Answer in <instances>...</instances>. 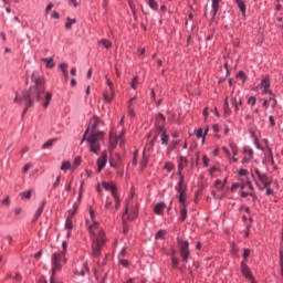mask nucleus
<instances>
[{"mask_svg":"<svg viewBox=\"0 0 283 283\" xmlns=\"http://www.w3.org/2000/svg\"><path fill=\"white\" fill-rule=\"evenodd\" d=\"M31 81L34 85L30 86L28 90L22 92V95L19 97V92H15V97L13 103H21L24 101V108L21 114V118H25L28 109L34 107V103H39L42 96L45 94V80L43 76L38 75L36 72H33L31 75Z\"/></svg>","mask_w":283,"mask_h":283,"instance_id":"nucleus-1","label":"nucleus"},{"mask_svg":"<svg viewBox=\"0 0 283 283\" xmlns=\"http://www.w3.org/2000/svg\"><path fill=\"white\" fill-rule=\"evenodd\" d=\"M98 125H105V122L98 117V115H93V117L90 120V126L86 128L82 143H85L87 140L90 146V151L92 154H96L98 156V151H101V140L105 138V132L97 130Z\"/></svg>","mask_w":283,"mask_h":283,"instance_id":"nucleus-2","label":"nucleus"},{"mask_svg":"<svg viewBox=\"0 0 283 283\" xmlns=\"http://www.w3.org/2000/svg\"><path fill=\"white\" fill-rule=\"evenodd\" d=\"M88 213L93 223L90 224V221L86 220V229L88 233L95 238L92 243V255L93 258H101V252L103 251V247H105L107 239L105 238V232L98 230L101 223L96 221V212L92 206L88 207Z\"/></svg>","mask_w":283,"mask_h":283,"instance_id":"nucleus-3","label":"nucleus"},{"mask_svg":"<svg viewBox=\"0 0 283 283\" xmlns=\"http://www.w3.org/2000/svg\"><path fill=\"white\" fill-rule=\"evenodd\" d=\"M63 264H67V258L65 254H61V252H54L51 255V272L53 275H56L59 271H63Z\"/></svg>","mask_w":283,"mask_h":283,"instance_id":"nucleus-4","label":"nucleus"},{"mask_svg":"<svg viewBox=\"0 0 283 283\" xmlns=\"http://www.w3.org/2000/svg\"><path fill=\"white\" fill-rule=\"evenodd\" d=\"M102 187L103 189H105V191H111V195L115 202V211H118V209H120V197L118 196V187L116 186V184L104 181L102 184Z\"/></svg>","mask_w":283,"mask_h":283,"instance_id":"nucleus-5","label":"nucleus"},{"mask_svg":"<svg viewBox=\"0 0 283 283\" xmlns=\"http://www.w3.org/2000/svg\"><path fill=\"white\" fill-rule=\"evenodd\" d=\"M178 251L182 262L188 263L191 258V249H189V241L177 239Z\"/></svg>","mask_w":283,"mask_h":283,"instance_id":"nucleus-6","label":"nucleus"},{"mask_svg":"<svg viewBox=\"0 0 283 283\" xmlns=\"http://www.w3.org/2000/svg\"><path fill=\"white\" fill-rule=\"evenodd\" d=\"M254 174L255 176H258V179L263 185V187L260 186V182L255 180V185L256 187H259L260 191H264V189L269 188L273 184V180H271L266 174H262L258 168H254Z\"/></svg>","mask_w":283,"mask_h":283,"instance_id":"nucleus-7","label":"nucleus"},{"mask_svg":"<svg viewBox=\"0 0 283 283\" xmlns=\"http://www.w3.org/2000/svg\"><path fill=\"white\" fill-rule=\"evenodd\" d=\"M245 187H248V189H250V191H255V188L253 187V184L251 182V180H242L241 184L239 182H234L232 184L230 191H234L235 189H245Z\"/></svg>","mask_w":283,"mask_h":283,"instance_id":"nucleus-8","label":"nucleus"},{"mask_svg":"<svg viewBox=\"0 0 283 283\" xmlns=\"http://www.w3.org/2000/svg\"><path fill=\"white\" fill-rule=\"evenodd\" d=\"M240 271L241 275H243L245 280H253V272L251 271V268H249L248 263L241 262Z\"/></svg>","mask_w":283,"mask_h":283,"instance_id":"nucleus-9","label":"nucleus"},{"mask_svg":"<svg viewBox=\"0 0 283 283\" xmlns=\"http://www.w3.org/2000/svg\"><path fill=\"white\" fill-rule=\"evenodd\" d=\"M74 274L80 275L82 277H85V275H90V265L87 261H85L81 268H76Z\"/></svg>","mask_w":283,"mask_h":283,"instance_id":"nucleus-10","label":"nucleus"},{"mask_svg":"<svg viewBox=\"0 0 283 283\" xmlns=\"http://www.w3.org/2000/svg\"><path fill=\"white\" fill-rule=\"evenodd\" d=\"M105 165H107V151L104 150L102 156L97 159V174H101L103 169H105Z\"/></svg>","mask_w":283,"mask_h":283,"instance_id":"nucleus-11","label":"nucleus"},{"mask_svg":"<svg viewBox=\"0 0 283 283\" xmlns=\"http://www.w3.org/2000/svg\"><path fill=\"white\" fill-rule=\"evenodd\" d=\"M230 103H231V105H232V107H233V109H234V114H239V112H240V107H242V105H243V103H242V98H239L238 99V97H231L230 98Z\"/></svg>","mask_w":283,"mask_h":283,"instance_id":"nucleus-12","label":"nucleus"},{"mask_svg":"<svg viewBox=\"0 0 283 283\" xmlns=\"http://www.w3.org/2000/svg\"><path fill=\"white\" fill-rule=\"evenodd\" d=\"M188 160L187 157L181 156L178 160V176L179 177H185V175L182 174V169H185V167H187L188 165Z\"/></svg>","mask_w":283,"mask_h":283,"instance_id":"nucleus-13","label":"nucleus"},{"mask_svg":"<svg viewBox=\"0 0 283 283\" xmlns=\"http://www.w3.org/2000/svg\"><path fill=\"white\" fill-rule=\"evenodd\" d=\"M177 193H187V185H185V177H179L176 186Z\"/></svg>","mask_w":283,"mask_h":283,"instance_id":"nucleus-14","label":"nucleus"},{"mask_svg":"<svg viewBox=\"0 0 283 283\" xmlns=\"http://www.w3.org/2000/svg\"><path fill=\"white\" fill-rule=\"evenodd\" d=\"M231 114H232V111H231V107L229 106V96H226L223 102V116L224 118H229Z\"/></svg>","mask_w":283,"mask_h":283,"instance_id":"nucleus-15","label":"nucleus"},{"mask_svg":"<svg viewBox=\"0 0 283 283\" xmlns=\"http://www.w3.org/2000/svg\"><path fill=\"white\" fill-rule=\"evenodd\" d=\"M260 86L263 87L262 94H269V92H271V90H269V87H271V80L269 77L263 78Z\"/></svg>","mask_w":283,"mask_h":283,"instance_id":"nucleus-16","label":"nucleus"},{"mask_svg":"<svg viewBox=\"0 0 283 283\" xmlns=\"http://www.w3.org/2000/svg\"><path fill=\"white\" fill-rule=\"evenodd\" d=\"M166 207L167 205H165V202H158L154 208V213H156V216H163Z\"/></svg>","mask_w":283,"mask_h":283,"instance_id":"nucleus-17","label":"nucleus"},{"mask_svg":"<svg viewBox=\"0 0 283 283\" xmlns=\"http://www.w3.org/2000/svg\"><path fill=\"white\" fill-rule=\"evenodd\" d=\"M74 219V213H70L67 217H66V220H65V229L67 231H72V229H74V222L72 221Z\"/></svg>","mask_w":283,"mask_h":283,"instance_id":"nucleus-18","label":"nucleus"},{"mask_svg":"<svg viewBox=\"0 0 283 283\" xmlns=\"http://www.w3.org/2000/svg\"><path fill=\"white\" fill-rule=\"evenodd\" d=\"M220 1H222V0H212V4H211V8H212V21H213V19H216V17L218 14V11L220 10Z\"/></svg>","mask_w":283,"mask_h":283,"instance_id":"nucleus-19","label":"nucleus"},{"mask_svg":"<svg viewBox=\"0 0 283 283\" xmlns=\"http://www.w3.org/2000/svg\"><path fill=\"white\" fill-rule=\"evenodd\" d=\"M188 206H180V210H179V220L180 222H185L187 220V216L189 213V211L187 210Z\"/></svg>","mask_w":283,"mask_h":283,"instance_id":"nucleus-20","label":"nucleus"},{"mask_svg":"<svg viewBox=\"0 0 283 283\" xmlns=\"http://www.w3.org/2000/svg\"><path fill=\"white\" fill-rule=\"evenodd\" d=\"M240 12L242 13V17H247V3L244 0H234Z\"/></svg>","mask_w":283,"mask_h":283,"instance_id":"nucleus-21","label":"nucleus"},{"mask_svg":"<svg viewBox=\"0 0 283 283\" xmlns=\"http://www.w3.org/2000/svg\"><path fill=\"white\" fill-rule=\"evenodd\" d=\"M41 61L42 63L46 64V67L49 70L54 69V66L56 65V63H54V57H42Z\"/></svg>","mask_w":283,"mask_h":283,"instance_id":"nucleus-22","label":"nucleus"},{"mask_svg":"<svg viewBox=\"0 0 283 283\" xmlns=\"http://www.w3.org/2000/svg\"><path fill=\"white\" fill-rule=\"evenodd\" d=\"M167 123V117L163 113H158L155 118V125H165Z\"/></svg>","mask_w":283,"mask_h":283,"instance_id":"nucleus-23","label":"nucleus"},{"mask_svg":"<svg viewBox=\"0 0 283 283\" xmlns=\"http://www.w3.org/2000/svg\"><path fill=\"white\" fill-rule=\"evenodd\" d=\"M45 205H48V201L43 200L42 205L38 208V210L34 213L35 220H39V218H41V216L43 214V209H45Z\"/></svg>","mask_w":283,"mask_h":283,"instance_id":"nucleus-24","label":"nucleus"},{"mask_svg":"<svg viewBox=\"0 0 283 283\" xmlns=\"http://www.w3.org/2000/svg\"><path fill=\"white\" fill-rule=\"evenodd\" d=\"M178 202L180 206H188L187 203V192H180L177 196Z\"/></svg>","mask_w":283,"mask_h":283,"instance_id":"nucleus-25","label":"nucleus"},{"mask_svg":"<svg viewBox=\"0 0 283 283\" xmlns=\"http://www.w3.org/2000/svg\"><path fill=\"white\" fill-rule=\"evenodd\" d=\"M75 23H76V18L72 19V18L67 17L66 22L64 24L65 30H72V25H74Z\"/></svg>","mask_w":283,"mask_h":283,"instance_id":"nucleus-26","label":"nucleus"},{"mask_svg":"<svg viewBox=\"0 0 283 283\" xmlns=\"http://www.w3.org/2000/svg\"><path fill=\"white\" fill-rule=\"evenodd\" d=\"M179 145H180V139L172 140L171 145H169L167 148V154H171V151H174L176 147H178Z\"/></svg>","mask_w":283,"mask_h":283,"instance_id":"nucleus-27","label":"nucleus"},{"mask_svg":"<svg viewBox=\"0 0 283 283\" xmlns=\"http://www.w3.org/2000/svg\"><path fill=\"white\" fill-rule=\"evenodd\" d=\"M270 95L269 97V102L271 103V101H273L272 103V109H275V107H277V98H275V95L273 94V91H269L268 93Z\"/></svg>","mask_w":283,"mask_h":283,"instance_id":"nucleus-28","label":"nucleus"},{"mask_svg":"<svg viewBox=\"0 0 283 283\" xmlns=\"http://www.w3.org/2000/svg\"><path fill=\"white\" fill-rule=\"evenodd\" d=\"M105 209H107L108 211H113L114 213H116V208L114 206V202H112V200H109V198L106 199L105 202Z\"/></svg>","mask_w":283,"mask_h":283,"instance_id":"nucleus-29","label":"nucleus"},{"mask_svg":"<svg viewBox=\"0 0 283 283\" xmlns=\"http://www.w3.org/2000/svg\"><path fill=\"white\" fill-rule=\"evenodd\" d=\"M56 140H59L57 138H51L49 140H46L43 145H42V149H50V147H52Z\"/></svg>","mask_w":283,"mask_h":283,"instance_id":"nucleus-30","label":"nucleus"},{"mask_svg":"<svg viewBox=\"0 0 283 283\" xmlns=\"http://www.w3.org/2000/svg\"><path fill=\"white\" fill-rule=\"evenodd\" d=\"M250 255H251V249L244 248L243 254H242L243 260L241 262L248 263Z\"/></svg>","mask_w":283,"mask_h":283,"instance_id":"nucleus-31","label":"nucleus"},{"mask_svg":"<svg viewBox=\"0 0 283 283\" xmlns=\"http://www.w3.org/2000/svg\"><path fill=\"white\" fill-rule=\"evenodd\" d=\"M52 101V93L46 92L45 94V102L42 104V106L45 108L50 107V103Z\"/></svg>","mask_w":283,"mask_h":283,"instance_id":"nucleus-32","label":"nucleus"},{"mask_svg":"<svg viewBox=\"0 0 283 283\" xmlns=\"http://www.w3.org/2000/svg\"><path fill=\"white\" fill-rule=\"evenodd\" d=\"M160 140H161V145L167 147V145H169V135L167 133L160 134Z\"/></svg>","mask_w":283,"mask_h":283,"instance_id":"nucleus-33","label":"nucleus"},{"mask_svg":"<svg viewBox=\"0 0 283 283\" xmlns=\"http://www.w3.org/2000/svg\"><path fill=\"white\" fill-rule=\"evenodd\" d=\"M164 169H166V171H168V174H170V171H174V169H176V165H174V163H171V161H167L164 165Z\"/></svg>","mask_w":283,"mask_h":283,"instance_id":"nucleus-34","label":"nucleus"},{"mask_svg":"<svg viewBox=\"0 0 283 283\" xmlns=\"http://www.w3.org/2000/svg\"><path fill=\"white\" fill-rule=\"evenodd\" d=\"M170 260H171V269H178L179 271H182V269L178 268V265L180 264V259L175 256Z\"/></svg>","mask_w":283,"mask_h":283,"instance_id":"nucleus-35","label":"nucleus"},{"mask_svg":"<svg viewBox=\"0 0 283 283\" xmlns=\"http://www.w3.org/2000/svg\"><path fill=\"white\" fill-rule=\"evenodd\" d=\"M235 78H241L242 83H247V80L249 77L247 76V73H244V71H239L235 75Z\"/></svg>","mask_w":283,"mask_h":283,"instance_id":"nucleus-36","label":"nucleus"},{"mask_svg":"<svg viewBox=\"0 0 283 283\" xmlns=\"http://www.w3.org/2000/svg\"><path fill=\"white\" fill-rule=\"evenodd\" d=\"M103 98H104L105 103H112V101L114 99V93H112V95H109V92H104Z\"/></svg>","mask_w":283,"mask_h":283,"instance_id":"nucleus-37","label":"nucleus"},{"mask_svg":"<svg viewBox=\"0 0 283 283\" xmlns=\"http://www.w3.org/2000/svg\"><path fill=\"white\" fill-rule=\"evenodd\" d=\"M99 44L103 45L106 50H109V48H112V41L107 39H102L99 41Z\"/></svg>","mask_w":283,"mask_h":283,"instance_id":"nucleus-38","label":"nucleus"},{"mask_svg":"<svg viewBox=\"0 0 283 283\" xmlns=\"http://www.w3.org/2000/svg\"><path fill=\"white\" fill-rule=\"evenodd\" d=\"M20 197L24 200H30V198H32V190H27L21 192Z\"/></svg>","mask_w":283,"mask_h":283,"instance_id":"nucleus-39","label":"nucleus"},{"mask_svg":"<svg viewBox=\"0 0 283 283\" xmlns=\"http://www.w3.org/2000/svg\"><path fill=\"white\" fill-rule=\"evenodd\" d=\"M156 134H167V128H165V125H155Z\"/></svg>","mask_w":283,"mask_h":283,"instance_id":"nucleus-40","label":"nucleus"},{"mask_svg":"<svg viewBox=\"0 0 283 283\" xmlns=\"http://www.w3.org/2000/svg\"><path fill=\"white\" fill-rule=\"evenodd\" d=\"M118 262L124 269L129 268V260L118 256Z\"/></svg>","mask_w":283,"mask_h":283,"instance_id":"nucleus-41","label":"nucleus"},{"mask_svg":"<svg viewBox=\"0 0 283 283\" xmlns=\"http://www.w3.org/2000/svg\"><path fill=\"white\" fill-rule=\"evenodd\" d=\"M130 87L132 90H138V75H135L132 78Z\"/></svg>","mask_w":283,"mask_h":283,"instance_id":"nucleus-42","label":"nucleus"},{"mask_svg":"<svg viewBox=\"0 0 283 283\" xmlns=\"http://www.w3.org/2000/svg\"><path fill=\"white\" fill-rule=\"evenodd\" d=\"M196 136H197V138H202V143H205L206 135H205V130L202 128H198L196 130Z\"/></svg>","mask_w":283,"mask_h":283,"instance_id":"nucleus-43","label":"nucleus"},{"mask_svg":"<svg viewBox=\"0 0 283 283\" xmlns=\"http://www.w3.org/2000/svg\"><path fill=\"white\" fill-rule=\"evenodd\" d=\"M167 232L165 230H159L156 234H155V240H165V234Z\"/></svg>","mask_w":283,"mask_h":283,"instance_id":"nucleus-44","label":"nucleus"},{"mask_svg":"<svg viewBox=\"0 0 283 283\" xmlns=\"http://www.w3.org/2000/svg\"><path fill=\"white\" fill-rule=\"evenodd\" d=\"M243 154H244V156H248V158H253V150H252V148H249V147H244L243 148Z\"/></svg>","mask_w":283,"mask_h":283,"instance_id":"nucleus-45","label":"nucleus"},{"mask_svg":"<svg viewBox=\"0 0 283 283\" xmlns=\"http://www.w3.org/2000/svg\"><path fill=\"white\" fill-rule=\"evenodd\" d=\"M69 169H72V164L70 161H63L61 166V170L67 171Z\"/></svg>","mask_w":283,"mask_h":283,"instance_id":"nucleus-46","label":"nucleus"},{"mask_svg":"<svg viewBox=\"0 0 283 283\" xmlns=\"http://www.w3.org/2000/svg\"><path fill=\"white\" fill-rule=\"evenodd\" d=\"M231 253H233V255H238V253H240V248H238V244H235V242L231 243Z\"/></svg>","mask_w":283,"mask_h":283,"instance_id":"nucleus-47","label":"nucleus"},{"mask_svg":"<svg viewBox=\"0 0 283 283\" xmlns=\"http://www.w3.org/2000/svg\"><path fill=\"white\" fill-rule=\"evenodd\" d=\"M147 164H148V160H147V158L145 157V150H144V151H143V159H142V161H140V169L143 170V169L147 168Z\"/></svg>","mask_w":283,"mask_h":283,"instance_id":"nucleus-48","label":"nucleus"},{"mask_svg":"<svg viewBox=\"0 0 283 283\" xmlns=\"http://www.w3.org/2000/svg\"><path fill=\"white\" fill-rule=\"evenodd\" d=\"M154 145H156V142L150 140L148 144L145 145V150L144 151H153Z\"/></svg>","mask_w":283,"mask_h":283,"instance_id":"nucleus-49","label":"nucleus"},{"mask_svg":"<svg viewBox=\"0 0 283 283\" xmlns=\"http://www.w3.org/2000/svg\"><path fill=\"white\" fill-rule=\"evenodd\" d=\"M230 149L232 150L233 156H238V144L230 143Z\"/></svg>","mask_w":283,"mask_h":283,"instance_id":"nucleus-50","label":"nucleus"},{"mask_svg":"<svg viewBox=\"0 0 283 283\" xmlns=\"http://www.w3.org/2000/svg\"><path fill=\"white\" fill-rule=\"evenodd\" d=\"M148 6L151 10H158V2L156 0H148Z\"/></svg>","mask_w":283,"mask_h":283,"instance_id":"nucleus-51","label":"nucleus"},{"mask_svg":"<svg viewBox=\"0 0 283 283\" xmlns=\"http://www.w3.org/2000/svg\"><path fill=\"white\" fill-rule=\"evenodd\" d=\"M62 255H67V241L62 242V251H60Z\"/></svg>","mask_w":283,"mask_h":283,"instance_id":"nucleus-52","label":"nucleus"},{"mask_svg":"<svg viewBox=\"0 0 283 283\" xmlns=\"http://www.w3.org/2000/svg\"><path fill=\"white\" fill-rule=\"evenodd\" d=\"M85 185L84 181L81 182V186H80V192H78V196H77V202H81V200H83V186Z\"/></svg>","mask_w":283,"mask_h":283,"instance_id":"nucleus-53","label":"nucleus"},{"mask_svg":"<svg viewBox=\"0 0 283 283\" xmlns=\"http://www.w3.org/2000/svg\"><path fill=\"white\" fill-rule=\"evenodd\" d=\"M59 67H60L61 72H62V74H67L69 73L67 72V67H69L67 63H61L59 65Z\"/></svg>","mask_w":283,"mask_h":283,"instance_id":"nucleus-54","label":"nucleus"},{"mask_svg":"<svg viewBox=\"0 0 283 283\" xmlns=\"http://www.w3.org/2000/svg\"><path fill=\"white\" fill-rule=\"evenodd\" d=\"M255 103H258V98L255 96H250L248 98V105H251L253 107L255 106Z\"/></svg>","mask_w":283,"mask_h":283,"instance_id":"nucleus-55","label":"nucleus"},{"mask_svg":"<svg viewBox=\"0 0 283 283\" xmlns=\"http://www.w3.org/2000/svg\"><path fill=\"white\" fill-rule=\"evenodd\" d=\"M136 165H138V150L133 154V166L136 167Z\"/></svg>","mask_w":283,"mask_h":283,"instance_id":"nucleus-56","label":"nucleus"},{"mask_svg":"<svg viewBox=\"0 0 283 283\" xmlns=\"http://www.w3.org/2000/svg\"><path fill=\"white\" fill-rule=\"evenodd\" d=\"M78 211V202H74L73 203V207H72V210H69V213H73V217L74 214Z\"/></svg>","mask_w":283,"mask_h":283,"instance_id":"nucleus-57","label":"nucleus"},{"mask_svg":"<svg viewBox=\"0 0 283 283\" xmlns=\"http://www.w3.org/2000/svg\"><path fill=\"white\" fill-rule=\"evenodd\" d=\"M61 185V176H57L55 181L52 185V189H56Z\"/></svg>","mask_w":283,"mask_h":283,"instance_id":"nucleus-58","label":"nucleus"},{"mask_svg":"<svg viewBox=\"0 0 283 283\" xmlns=\"http://www.w3.org/2000/svg\"><path fill=\"white\" fill-rule=\"evenodd\" d=\"M127 112H128V116L130 118H135L136 117V113L134 112V107H127Z\"/></svg>","mask_w":283,"mask_h":283,"instance_id":"nucleus-59","label":"nucleus"},{"mask_svg":"<svg viewBox=\"0 0 283 283\" xmlns=\"http://www.w3.org/2000/svg\"><path fill=\"white\" fill-rule=\"evenodd\" d=\"M81 163H82L81 157L80 156L75 157L73 161V167H81Z\"/></svg>","mask_w":283,"mask_h":283,"instance_id":"nucleus-60","label":"nucleus"},{"mask_svg":"<svg viewBox=\"0 0 283 283\" xmlns=\"http://www.w3.org/2000/svg\"><path fill=\"white\" fill-rule=\"evenodd\" d=\"M216 171H220V168H218L217 166H212V167L209 169L210 176H213V174H216Z\"/></svg>","mask_w":283,"mask_h":283,"instance_id":"nucleus-61","label":"nucleus"},{"mask_svg":"<svg viewBox=\"0 0 283 283\" xmlns=\"http://www.w3.org/2000/svg\"><path fill=\"white\" fill-rule=\"evenodd\" d=\"M248 175H249V170L248 169L241 168L239 170V176H248Z\"/></svg>","mask_w":283,"mask_h":283,"instance_id":"nucleus-62","label":"nucleus"},{"mask_svg":"<svg viewBox=\"0 0 283 283\" xmlns=\"http://www.w3.org/2000/svg\"><path fill=\"white\" fill-rule=\"evenodd\" d=\"M214 187H216V189H219V190H220V187H222V180L217 179V180L214 181Z\"/></svg>","mask_w":283,"mask_h":283,"instance_id":"nucleus-63","label":"nucleus"},{"mask_svg":"<svg viewBox=\"0 0 283 283\" xmlns=\"http://www.w3.org/2000/svg\"><path fill=\"white\" fill-rule=\"evenodd\" d=\"M176 253L177 251L174 248H171L170 253H168L167 255H169V258L172 259V258H176Z\"/></svg>","mask_w":283,"mask_h":283,"instance_id":"nucleus-64","label":"nucleus"}]
</instances>
